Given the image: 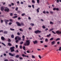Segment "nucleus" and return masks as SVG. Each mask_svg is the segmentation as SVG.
<instances>
[{
	"label": "nucleus",
	"mask_w": 61,
	"mask_h": 61,
	"mask_svg": "<svg viewBox=\"0 0 61 61\" xmlns=\"http://www.w3.org/2000/svg\"><path fill=\"white\" fill-rule=\"evenodd\" d=\"M16 23L17 24V26H21V25H22V26L25 25V24L23 23V22H21L20 23V24L18 22H16Z\"/></svg>",
	"instance_id": "nucleus-1"
},
{
	"label": "nucleus",
	"mask_w": 61,
	"mask_h": 61,
	"mask_svg": "<svg viewBox=\"0 0 61 61\" xmlns=\"http://www.w3.org/2000/svg\"><path fill=\"white\" fill-rule=\"evenodd\" d=\"M30 41L29 40H27L26 41V42L24 44V45L25 46H28L30 45Z\"/></svg>",
	"instance_id": "nucleus-2"
},
{
	"label": "nucleus",
	"mask_w": 61,
	"mask_h": 61,
	"mask_svg": "<svg viewBox=\"0 0 61 61\" xmlns=\"http://www.w3.org/2000/svg\"><path fill=\"white\" fill-rule=\"evenodd\" d=\"M15 47L14 46H13L10 48V49L11 50V52H14L15 51Z\"/></svg>",
	"instance_id": "nucleus-3"
},
{
	"label": "nucleus",
	"mask_w": 61,
	"mask_h": 61,
	"mask_svg": "<svg viewBox=\"0 0 61 61\" xmlns=\"http://www.w3.org/2000/svg\"><path fill=\"white\" fill-rule=\"evenodd\" d=\"M41 31H40V30H36L34 31V33L35 34H37V33H41Z\"/></svg>",
	"instance_id": "nucleus-4"
},
{
	"label": "nucleus",
	"mask_w": 61,
	"mask_h": 61,
	"mask_svg": "<svg viewBox=\"0 0 61 61\" xmlns=\"http://www.w3.org/2000/svg\"><path fill=\"white\" fill-rule=\"evenodd\" d=\"M56 33L57 34H61V31L57 30V31L56 32Z\"/></svg>",
	"instance_id": "nucleus-5"
},
{
	"label": "nucleus",
	"mask_w": 61,
	"mask_h": 61,
	"mask_svg": "<svg viewBox=\"0 0 61 61\" xmlns=\"http://www.w3.org/2000/svg\"><path fill=\"white\" fill-rule=\"evenodd\" d=\"M4 21L5 22V24L6 25H7L8 24V23L7 22H9V20H8L6 19H5L4 20Z\"/></svg>",
	"instance_id": "nucleus-6"
},
{
	"label": "nucleus",
	"mask_w": 61,
	"mask_h": 61,
	"mask_svg": "<svg viewBox=\"0 0 61 61\" xmlns=\"http://www.w3.org/2000/svg\"><path fill=\"white\" fill-rule=\"evenodd\" d=\"M4 11H5V12H8V11H9V8L5 9L4 10Z\"/></svg>",
	"instance_id": "nucleus-7"
},
{
	"label": "nucleus",
	"mask_w": 61,
	"mask_h": 61,
	"mask_svg": "<svg viewBox=\"0 0 61 61\" xmlns=\"http://www.w3.org/2000/svg\"><path fill=\"white\" fill-rule=\"evenodd\" d=\"M1 39L3 41H4L5 40V38L3 36H2L1 37Z\"/></svg>",
	"instance_id": "nucleus-8"
},
{
	"label": "nucleus",
	"mask_w": 61,
	"mask_h": 61,
	"mask_svg": "<svg viewBox=\"0 0 61 61\" xmlns=\"http://www.w3.org/2000/svg\"><path fill=\"white\" fill-rule=\"evenodd\" d=\"M22 56H23V57H27L28 58V56H26V55H25V54H22Z\"/></svg>",
	"instance_id": "nucleus-9"
},
{
	"label": "nucleus",
	"mask_w": 61,
	"mask_h": 61,
	"mask_svg": "<svg viewBox=\"0 0 61 61\" xmlns=\"http://www.w3.org/2000/svg\"><path fill=\"white\" fill-rule=\"evenodd\" d=\"M9 54L10 56H14V55L13 54H12V53H9Z\"/></svg>",
	"instance_id": "nucleus-10"
},
{
	"label": "nucleus",
	"mask_w": 61,
	"mask_h": 61,
	"mask_svg": "<svg viewBox=\"0 0 61 61\" xmlns=\"http://www.w3.org/2000/svg\"><path fill=\"white\" fill-rule=\"evenodd\" d=\"M33 42L34 43V44H36L37 43V41H33Z\"/></svg>",
	"instance_id": "nucleus-11"
},
{
	"label": "nucleus",
	"mask_w": 61,
	"mask_h": 61,
	"mask_svg": "<svg viewBox=\"0 0 61 61\" xmlns=\"http://www.w3.org/2000/svg\"><path fill=\"white\" fill-rule=\"evenodd\" d=\"M0 9L1 11H3L4 10V8L3 7H2Z\"/></svg>",
	"instance_id": "nucleus-12"
},
{
	"label": "nucleus",
	"mask_w": 61,
	"mask_h": 61,
	"mask_svg": "<svg viewBox=\"0 0 61 61\" xmlns=\"http://www.w3.org/2000/svg\"><path fill=\"white\" fill-rule=\"evenodd\" d=\"M39 9H40V8H38V9H37L36 10L37 13H39Z\"/></svg>",
	"instance_id": "nucleus-13"
},
{
	"label": "nucleus",
	"mask_w": 61,
	"mask_h": 61,
	"mask_svg": "<svg viewBox=\"0 0 61 61\" xmlns=\"http://www.w3.org/2000/svg\"><path fill=\"white\" fill-rule=\"evenodd\" d=\"M51 44H52V45H54L55 44V41H54L52 42H51Z\"/></svg>",
	"instance_id": "nucleus-14"
},
{
	"label": "nucleus",
	"mask_w": 61,
	"mask_h": 61,
	"mask_svg": "<svg viewBox=\"0 0 61 61\" xmlns=\"http://www.w3.org/2000/svg\"><path fill=\"white\" fill-rule=\"evenodd\" d=\"M8 45L9 46H12V44L10 43H8Z\"/></svg>",
	"instance_id": "nucleus-15"
},
{
	"label": "nucleus",
	"mask_w": 61,
	"mask_h": 61,
	"mask_svg": "<svg viewBox=\"0 0 61 61\" xmlns=\"http://www.w3.org/2000/svg\"><path fill=\"white\" fill-rule=\"evenodd\" d=\"M54 30V29L53 28H52L51 29L49 30V32H51V31H52V30Z\"/></svg>",
	"instance_id": "nucleus-16"
},
{
	"label": "nucleus",
	"mask_w": 61,
	"mask_h": 61,
	"mask_svg": "<svg viewBox=\"0 0 61 61\" xmlns=\"http://www.w3.org/2000/svg\"><path fill=\"white\" fill-rule=\"evenodd\" d=\"M18 40H20L21 39V38L20 37H19V36H18Z\"/></svg>",
	"instance_id": "nucleus-17"
},
{
	"label": "nucleus",
	"mask_w": 61,
	"mask_h": 61,
	"mask_svg": "<svg viewBox=\"0 0 61 61\" xmlns=\"http://www.w3.org/2000/svg\"><path fill=\"white\" fill-rule=\"evenodd\" d=\"M8 33V31H5L3 32L4 34H7Z\"/></svg>",
	"instance_id": "nucleus-18"
},
{
	"label": "nucleus",
	"mask_w": 61,
	"mask_h": 61,
	"mask_svg": "<svg viewBox=\"0 0 61 61\" xmlns=\"http://www.w3.org/2000/svg\"><path fill=\"white\" fill-rule=\"evenodd\" d=\"M51 36V34H49V35H47L46 36L47 37H49V36Z\"/></svg>",
	"instance_id": "nucleus-19"
},
{
	"label": "nucleus",
	"mask_w": 61,
	"mask_h": 61,
	"mask_svg": "<svg viewBox=\"0 0 61 61\" xmlns=\"http://www.w3.org/2000/svg\"><path fill=\"white\" fill-rule=\"evenodd\" d=\"M30 25L31 26H34L35 25L34 23H31L30 24Z\"/></svg>",
	"instance_id": "nucleus-20"
},
{
	"label": "nucleus",
	"mask_w": 61,
	"mask_h": 61,
	"mask_svg": "<svg viewBox=\"0 0 61 61\" xmlns=\"http://www.w3.org/2000/svg\"><path fill=\"white\" fill-rule=\"evenodd\" d=\"M8 42H11V40L9 38H8Z\"/></svg>",
	"instance_id": "nucleus-21"
},
{
	"label": "nucleus",
	"mask_w": 61,
	"mask_h": 61,
	"mask_svg": "<svg viewBox=\"0 0 61 61\" xmlns=\"http://www.w3.org/2000/svg\"><path fill=\"white\" fill-rule=\"evenodd\" d=\"M25 46H23V48L24 50H25Z\"/></svg>",
	"instance_id": "nucleus-22"
},
{
	"label": "nucleus",
	"mask_w": 61,
	"mask_h": 61,
	"mask_svg": "<svg viewBox=\"0 0 61 61\" xmlns=\"http://www.w3.org/2000/svg\"><path fill=\"white\" fill-rule=\"evenodd\" d=\"M60 40V38H57L56 39V41H58V40Z\"/></svg>",
	"instance_id": "nucleus-23"
},
{
	"label": "nucleus",
	"mask_w": 61,
	"mask_h": 61,
	"mask_svg": "<svg viewBox=\"0 0 61 61\" xmlns=\"http://www.w3.org/2000/svg\"><path fill=\"white\" fill-rule=\"evenodd\" d=\"M25 15V13H23L21 14V16H24Z\"/></svg>",
	"instance_id": "nucleus-24"
},
{
	"label": "nucleus",
	"mask_w": 61,
	"mask_h": 61,
	"mask_svg": "<svg viewBox=\"0 0 61 61\" xmlns=\"http://www.w3.org/2000/svg\"><path fill=\"white\" fill-rule=\"evenodd\" d=\"M19 57V56L18 55H16L15 56V57H16V58H18Z\"/></svg>",
	"instance_id": "nucleus-25"
},
{
	"label": "nucleus",
	"mask_w": 61,
	"mask_h": 61,
	"mask_svg": "<svg viewBox=\"0 0 61 61\" xmlns=\"http://www.w3.org/2000/svg\"><path fill=\"white\" fill-rule=\"evenodd\" d=\"M10 30L11 31H14L15 30V29H12V28H10Z\"/></svg>",
	"instance_id": "nucleus-26"
},
{
	"label": "nucleus",
	"mask_w": 61,
	"mask_h": 61,
	"mask_svg": "<svg viewBox=\"0 0 61 61\" xmlns=\"http://www.w3.org/2000/svg\"><path fill=\"white\" fill-rule=\"evenodd\" d=\"M17 17V16L16 15L13 17V18H16Z\"/></svg>",
	"instance_id": "nucleus-27"
},
{
	"label": "nucleus",
	"mask_w": 61,
	"mask_h": 61,
	"mask_svg": "<svg viewBox=\"0 0 61 61\" xmlns=\"http://www.w3.org/2000/svg\"><path fill=\"white\" fill-rule=\"evenodd\" d=\"M48 39H47L46 38L45 39V41L46 42H48Z\"/></svg>",
	"instance_id": "nucleus-28"
},
{
	"label": "nucleus",
	"mask_w": 61,
	"mask_h": 61,
	"mask_svg": "<svg viewBox=\"0 0 61 61\" xmlns=\"http://www.w3.org/2000/svg\"><path fill=\"white\" fill-rule=\"evenodd\" d=\"M11 36L12 38H14V35H12Z\"/></svg>",
	"instance_id": "nucleus-29"
},
{
	"label": "nucleus",
	"mask_w": 61,
	"mask_h": 61,
	"mask_svg": "<svg viewBox=\"0 0 61 61\" xmlns=\"http://www.w3.org/2000/svg\"><path fill=\"white\" fill-rule=\"evenodd\" d=\"M32 58H35V56L33 55H32Z\"/></svg>",
	"instance_id": "nucleus-30"
},
{
	"label": "nucleus",
	"mask_w": 61,
	"mask_h": 61,
	"mask_svg": "<svg viewBox=\"0 0 61 61\" xmlns=\"http://www.w3.org/2000/svg\"><path fill=\"white\" fill-rule=\"evenodd\" d=\"M18 38V36L16 37L15 38V40H17Z\"/></svg>",
	"instance_id": "nucleus-31"
},
{
	"label": "nucleus",
	"mask_w": 61,
	"mask_h": 61,
	"mask_svg": "<svg viewBox=\"0 0 61 61\" xmlns=\"http://www.w3.org/2000/svg\"><path fill=\"white\" fill-rule=\"evenodd\" d=\"M15 53H18L19 51L18 50H17L16 51H15Z\"/></svg>",
	"instance_id": "nucleus-32"
},
{
	"label": "nucleus",
	"mask_w": 61,
	"mask_h": 61,
	"mask_svg": "<svg viewBox=\"0 0 61 61\" xmlns=\"http://www.w3.org/2000/svg\"><path fill=\"white\" fill-rule=\"evenodd\" d=\"M59 50L60 51H61V47H60V48L59 49Z\"/></svg>",
	"instance_id": "nucleus-33"
},
{
	"label": "nucleus",
	"mask_w": 61,
	"mask_h": 61,
	"mask_svg": "<svg viewBox=\"0 0 61 61\" xmlns=\"http://www.w3.org/2000/svg\"><path fill=\"white\" fill-rule=\"evenodd\" d=\"M18 41H19V40H16L15 41V42H16V43H17V42L18 43Z\"/></svg>",
	"instance_id": "nucleus-34"
},
{
	"label": "nucleus",
	"mask_w": 61,
	"mask_h": 61,
	"mask_svg": "<svg viewBox=\"0 0 61 61\" xmlns=\"http://www.w3.org/2000/svg\"><path fill=\"white\" fill-rule=\"evenodd\" d=\"M23 43H24V42H23V41H21V42H20V45H22V44H23Z\"/></svg>",
	"instance_id": "nucleus-35"
},
{
	"label": "nucleus",
	"mask_w": 61,
	"mask_h": 61,
	"mask_svg": "<svg viewBox=\"0 0 61 61\" xmlns=\"http://www.w3.org/2000/svg\"><path fill=\"white\" fill-rule=\"evenodd\" d=\"M18 7H16V9H15V10L16 11H17V10H18Z\"/></svg>",
	"instance_id": "nucleus-36"
},
{
	"label": "nucleus",
	"mask_w": 61,
	"mask_h": 61,
	"mask_svg": "<svg viewBox=\"0 0 61 61\" xmlns=\"http://www.w3.org/2000/svg\"><path fill=\"white\" fill-rule=\"evenodd\" d=\"M37 2L38 4L39 3V0H37Z\"/></svg>",
	"instance_id": "nucleus-37"
},
{
	"label": "nucleus",
	"mask_w": 61,
	"mask_h": 61,
	"mask_svg": "<svg viewBox=\"0 0 61 61\" xmlns=\"http://www.w3.org/2000/svg\"><path fill=\"white\" fill-rule=\"evenodd\" d=\"M1 44H2V45H3V46H6V45H5V44H4V43H2Z\"/></svg>",
	"instance_id": "nucleus-38"
},
{
	"label": "nucleus",
	"mask_w": 61,
	"mask_h": 61,
	"mask_svg": "<svg viewBox=\"0 0 61 61\" xmlns=\"http://www.w3.org/2000/svg\"><path fill=\"white\" fill-rule=\"evenodd\" d=\"M19 30L20 31H22L23 32V30H22L21 29H19Z\"/></svg>",
	"instance_id": "nucleus-39"
},
{
	"label": "nucleus",
	"mask_w": 61,
	"mask_h": 61,
	"mask_svg": "<svg viewBox=\"0 0 61 61\" xmlns=\"http://www.w3.org/2000/svg\"><path fill=\"white\" fill-rule=\"evenodd\" d=\"M32 3H35V1L32 0Z\"/></svg>",
	"instance_id": "nucleus-40"
},
{
	"label": "nucleus",
	"mask_w": 61,
	"mask_h": 61,
	"mask_svg": "<svg viewBox=\"0 0 61 61\" xmlns=\"http://www.w3.org/2000/svg\"><path fill=\"white\" fill-rule=\"evenodd\" d=\"M9 21L10 22H13V20L11 19H10Z\"/></svg>",
	"instance_id": "nucleus-41"
},
{
	"label": "nucleus",
	"mask_w": 61,
	"mask_h": 61,
	"mask_svg": "<svg viewBox=\"0 0 61 61\" xmlns=\"http://www.w3.org/2000/svg\"><path fill=\"white\" fill-rule=\"evenodd\" d=\"M52 32L53 33V34H56V33L55 32H54V31H52Z\"/></svg>",
	"instance_id": "nucleus-42"
},
{
	"label": "nucleus",
	"mask_w": 61,
	"mask_h": 61,
	"mask_svg": "<svg viewBox=\"0 0 61 61\" xmlns=\"http://www.w3.org/2000/svg\"><path fill=\"white\" fill-rule=\"evenodd\" d=\"M53 39H54V38H52L50 39V40H53Z\"/></svg>",
	"instance_id": "nucleus-43"
},
{
	"label": "nucleus",
	"mask_w": 61,
	"mask_h": 61,
	"mask_svg": "<svg viewBox=\"0 0 61 61\" xmlns=\"http://www.w3.org/2000/svg\"><path fill=\"white\" fill-rule=\"evenodd\" d=\"M50 13L51 14H53V11H50Z\"/></svg>",
	"instance_id": "nucleus-44"
},
{
	"label": "nucleus",
	"mask_w": 61,
	"mask_h": 61,
	"mask_svg": "<svg viewBox=\"0 0 61 61\" xmlns=\"http://www.w3.org/2000/svg\"><path fill=\"white\" fill-rule=\"evenodd\" d=\"M38 56L40 59H41V56L40 55H39Z\"/></svg>",
	"instance_id": "nucleus-45"
},
{
	"label": "nucleus",
	"mask_w": 61,
	"mask_h": 61,
	"mask_svg": "<svg viewBox=\"0 0 61 61\" xmlns=\"http://www.w3.org/2000/svg\"><path fill=\"white\" fill-rule=\"evenodd\" d=\"M56 11H58L59 10V9L58 8H57L56 9Z\"/></svg>",
	"instance_id": "nucleus-46"
},
{
	"label": "nucleus",
	"mask_w": 61,
	"mask_h": 61,
	"mask_svg": "<svg viewBox=\"0 0 61 61\" xmlns=\"http://www.w3.org/2000/svg\"><path fill=\"white\" fill-rule=\"evenodd\" d=\"M19 59H21V60H22L23 59V58L22 57H20Z\"/></svg>",
	"instance_id": "nucleus-47"
},
{
	"label": "nucleus",
	"mask_w": 61,
	"mask_h": 61,
	"mask_svg": "<svg viewBox=\"0 0 61 61\" xmlns=\"http://www.w3.org/2000/svg\"><path fill=\"white\" fill-rule=\"evenodd\" d=\"M17 12L18 13H19V14H20V13H21V11H18Z\"/></svg>",
	"instance_id": "nucleus-48"
},
{
	"label": "nucleus",
	"mask_w": 61,
	"mask_h": 61,
	"mask_svg": "<svg viewBox=\"0 0 61 61\" xmlns=\"http://www.w3.org/2000/svg\"><path fill=\"white\" fill-rule=\"evenodd\" d=\"M18 20H20V19H21V18L20 17H18Z\"/></svg>",
	"instance_id": "nucleus-49"
},
{
	"label": "nucleus",
	"mask_w": 61,
	"mask_h": 61,
	"mask_svg": "<svg viewBox=\"0 0 61 61\" xmlns=\"http://www.w3.org/2000/svg\"><path fill=\"white\" fill-rule=\"evenodd\" d=\"M53 10H56V8H54L53 9Z\"/></svg>",
	"instance_id": "nucleus-50"
},
{
	"label": "nucleus",
	"mask_w": 61,
	"mask_h": 61,
	"mask_svg": "<svg viewBox=\"0 0 61 61\" xmlns=\"http://www.w3.org/2000/svg\"><path fill=\"white\" fill-rule=\"evenodd\" d=\"M42 28H46V27H45V26H42Z\"/></svg>",
	"instance_id": "nucleus-51"
},
{
	"label": "nucleus",
	"mask_w": 61,
	"mask_h": 61,
	"mask_svg": "<svg viewBox=\"0 0 61 61\" xmlns=\"http://www.w3.org/2000/svg\"><path fill=\"white\" fill-rule=\"evenodd\" d=\"M10 16H12V15H13V13H11L10 14Z\"/></svg>",
	"instance_id": "nucleus-52"
},
{
	"label": "nucleus",
	"mask_w": 61,
	"mask_h": 61,
	"mask_svg": "<svg viewBox=\"0 0 61 61\" xmlns=\"http://www.w3.org/2000/svg\"><path fill=\"white\" fill-rule=\"evenodd\" d=\"M20 49H22V46L20 45Z\"/></svg>",
	"instance_id": "nucleus-53"
},
{
	"label": "nucleus",
	"mask_w": 61,
	"mask_h": 61,
	"mask_svg": "<svg viewBox=\"0 0 61 61\" xmlns=\"http://www.w3.org/2000/svg\"><path fill=\"white\" fill-rule=\"evenodd\" d=\"M17 35H20V33L19 32H17Z\"/></svg>",
	"instance_id": "nucleus-54"
},
{
	"label": "nucleus",
	"mask_w": 61,
	"mask_h": 61,
	"mask_svg": "<svg viewBox=\"0 0 61 61\" xmlns=\"http://www.w3.org/2000/svg\"><path fill=\"white\" fill-rule=\"evenodd\" d=\"M12 24V22H10L9 23V25H11Z\"/></svg>",
	"instance_id": "nucleus-55"
},
{
	"label": "nucleus",
	"mask_w": 61,
	"mask_h": 61,
	"mask_svg": "<svg viewBox=\"0 0 61 61\" xmlns=\"http://www.w3.org/2000/svg\"><path fill=\"white\" fill-rule=\"evenodd\" d=\"M50 24H53V22L51 21L50 22Z\"/></svg>",
	"instance_id": "nucleus-56"
},
{
	"label": "nucleus",
	"mask_w": 61,
	"mask_h": 61,
	"mask_svg": "<svg viewBox=\"0 0 61 61\" xmlns=\"http://www.w3.org/2000/svg\"><path fill=\"white\" fill-rule=\"evenodd\" d=\"M22 38L23 39H25V36H22Z\"/></svg>",
	"instance_id": "nucleus-57"
},
{
	"label": "nucleus",
	"mask_w": 61,
	"mask_h": 61,
	"mask_svg": "<svg viewBox=\"0 0 61 61\" xmlns=\"http://www.w3.org/2000/svg\"><path fill=\"white\" fill-rule=\"evenodd\" d=\"M37 50L38 51H41V49H37Z\"/></svg>",
	"instance_id": "nucleus-58"
},
{
	"label": "nucleus",
	"mask_w": 61,
	"mask_h": 61,
	"mask_svg": "<svg viewBox=\"0 0 61 61\" xmlns=\"http://www.w3.org/2000/svg\"><path fill=\"white\" fill-rule=\"evenodd\" d=\"M4 56H6V54L5 53H4Z\"/></svg>",
	"instance_id": "nucleus-59"
},
{
	"label": "nucleus",
	"mask_w": 61,
	"mask_h": 61,
	"mask_svg": "<svg viewBox=\"0 0 61 61\" xmlns=\"http://www.w3.org/2000/svg\"><path fill=\"white\" fill-rule=\"evenodd\" d=\"M4 61H8V60L7 59H5L4 60Z\"/></svg>",
	"instance_id": "nucleus-60"
},
{
	"label": "nucleus",
	"mask_w": 61,
	"mask_h": 61,
	"mask_svg": "<svg viewBox=\"0 0 61 61\" xmlns=\"http://www.w3.org/2000/svg\"><path fill=\"white\" fill-rule=\"evenodd\" d=\"M15 47H16V48H18V45H16L15 46Z\"/></svg>",
	"instance_id": "nucleus-61"
},
{
	"label": "nucleus",
	"mask_w": 61,
	"mask_h": 61,
	"mask_svg": "<svg viewBox=\"0 0 61 61\" xmlns=\"http://www.w3.org/2000/svg\"><path fill=\"white\" fill-rule=\"evenodd\" d=\"M32 7L33 8H34V5H32Z\"/></svg>",
	"instance_id": "nucleus-62"
},
{
	"label": "nucleus",
	"mask_w": 61,
	"mask_h": 61,
	"mask_svg": "<svg viewBox=\"0 0 61 61\" xmlns=\"http://www.w3.org/2000/svg\"><path fill=\"white\" fill-rule=\"evenodd\" d=\"M8 5L10 7H11V4H9Z\"/></svg>",
	"instance_id": "nucleus-63"
},
{
	"label": "nucleus",
	"mask_w": 61,
	"mask_h": 61,
	"mask_svg": "<svg viewBox=\"0 0 61 61\" xmlns=\"http://www.w3.org/2000/svg\"><path fill=\"white\" fill-rule=\"evenodd\" d=\"M21 4H24V2H21Z\"/></svg>",
	"instance_id": "nucleus-64"
}]
</instances>
